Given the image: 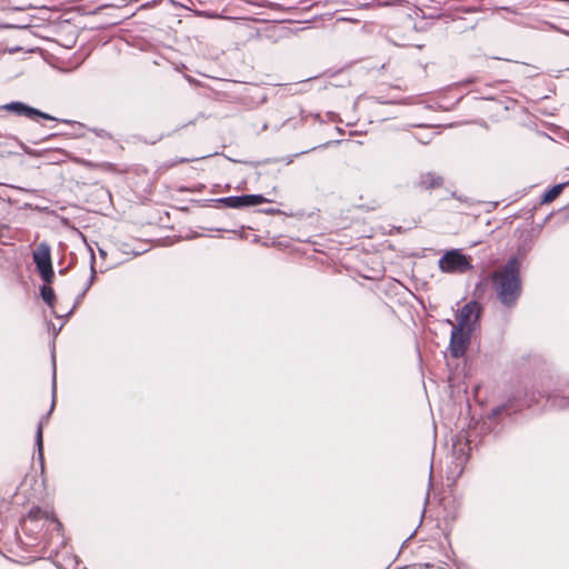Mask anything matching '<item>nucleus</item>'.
I'll list each match as a JSON object with an SVG mask.
<instances>
[{
	"label": "nucleus",
	"mask_w": 569,
	"mask_h": 569,
	"mask_svg": "<svg viewBox=\"0 0 569 569\" xmlns=\"http://www.w3.org/2000/svg\"><path fill=\"white\" fill-rule=\"evenodd\" d=\"M491 281L501 303L507 307L515 305L521 292L517 258L509 259L502 268L497 269Z\"/></svg>",
	"instance_id": "1"
},
{
	"label": "nucleus",
	"mask_w": 569,
	"mask_h": 569,
	"mask_svg": "<svg viewBox=\"0 0 569 569\" xmlns=\"http://www.w3.org/2000/svg\"><path fill=\"white\" fill-rule=\"evenodd\" d=\"M43 528L50 533L49 543L56 538L57 547L64 545L62 525L52 513L36 507L21 521V529L26 533H33Z\"/></svg>",
	"instance_id": "2"
},
{
	"label": "nucleus",
	"mask_w": 569,
	"mask_h": 569,
	"mask_svg": "<svg viewBox=\"0 0 569 569\" xmlns=\"http://www.w3.org/2000/svg\"><path fill=\"white\" fill-rule=\"evenodd\" d=\"M438 266L445 273H466L472 270V259L460 249H451L443 253Z\"/></svg>",
	"instance_id": "3"
},
{
	"label": "nucleus",
	"mask_w": 569,
	"mask_h": 569,
	"mask_svg": "<svg viewBox=\"0 0 569 569\" xmlns=\"http://www.w3.org/2000/svg\"><path fill=\"white\" fill-rule=\"evenodd\" d=\"M482 308L477 301L466 303L457 313L456 322L447 320L451 327H457L461 330L473 332L477 328Z\"/></svg>",
	"instance_id": "4"
},
{
	"label": "nucleus",
	"mask_w": 569,
	"mask_h": 569,
	"mask_svg": "<svg viewBox=\"0 0 569 569\" xmlns=\"http://www.w3.org/2000/svg\"><path fill=\"white\" fill-rule=\"evenodd\" d=\"M32 259L42 280L47 283H52L54 272L52 269L50 247L44 242L39 243L32 253Z\"/></svg>",
	"instance_id": "5"
},
{
	"label": "nucleus",
	"mask_w": 569,
	"mask_h": 569,
	"mask_svg": "<svg viewBox=\"0 0 569 569\" xmlns=\"http://www.w3.org/2000/svg\"><path fill=\"white\" fill-rule=\"evenodd\" d=\"M2 110L12 112L17 116L26 117L31 120H37L38 118L46 120H57L54 117L48 113H44L36 108L29 107L28 104L18 101L2 104Z\"/></svg>",
	"instance_id": "6"
},
{
	"label": "nucleus",
	"mask_w": 569,
	"mask_h": 569,
	"mask_svg": "<svg viewBox=\"0 0 569 569\" xmlns=\"http://www.w3.org/2000/svg\"><path fill=\"white\" fill-rule=\"evenodd\" d=\"M471 332L452 327L450 337V352L452 357L460 358L465 356L470 343Z\"/></svg>",
	"instance_id": "7"
},
{
	"label": "nucleus",
	"mask_w": 569,
	"mask_h": 569,
	"mask_svg": "<svg viewBox=\"0 0 569 569\" xmlns=\"http://www.w3.org/2000/svg\"><path fill=\"white\" fill-rule=\"evenodd\" d=\"M443 183V179L433 173V172H427L422 173L419 178V181L417 182V186L421 189L429 190L441 187Z\"/></svg>",
	"instance_id": "8"
},
{
	"label": "nucleus",
	"mask_w": 569,
	"mask_h": 569,
	"mask_svg": "<svg viewBox=\"0 0 569 569\" xmlns=\"http://www.w3.org/2000/svg\"><path fill=\"white\" fill-rule=\"evenodd\" d=\"M43 425L39 422L36 433V446L38 451V460L40 463L41 471L44 469V457H43V438H42Z\"/></svg>",
	"instance_id": "9"
},
{
	"label": "nucleus",
	"mask_w": 569,
	"mask_h": 569,
	"mask_svg": "<svg viewBox=\"0 0 569 569\" xmlns=\"http://www.w3.org/2000/svg\"><path fill=\"white\" fill-rule=\"evenodd\" d=\"M51 283L44 282V284L40 288V295L42 300L50 307L53 308L56 301V295L50 286Z\"/></svg>",
	"instance_id": "10"
},
{
	"label": "nucleus",
	"mask_w": 569,
	"mask_h": 569,
	"mask_svg": "<svg viewBox=\"0 0 569 569\" xmlns=\"http://www.w3.org/2000/svg\"><path fill=\"white\" fill-rule=\"evenodd\" d=\"M242 200L243 207H253L268 202V200L261 194H244L242 196Z\"/></svg>",
	"instance_id": "11"
},
{
	"label": "nucleus",
	"mask_w": 569,
	"mask_h": 569,
	"mask_svg": "<svg viewBox=\"0 0 569 569\" xmlns=\"http://www.w3.org/2000/svg\"><path fill=\"white\" fill-rule=\"evenodd\" d=\"M551 407L559 408V409H567L569 408V398L568 397H559V396H548L547 400Z\"/></svg>",
	"instance_id": "12"
},
{
	"label": "nucleus",
	"mask_w": 569,
	"mask_h": 569,
	"mask_svg": "<svg viewBox=\"0 0 569 569\" xmlns=\"http://www.w3.org/2000/svg\"><path fill=\"white\" fill-rule=\"evenodd\" d=\"M565 186L566 183H559L553 186L545 193L542 201L546 203L553 201L561 193Z\"/></svg>",
	"instance_id": "13"
},
{
	"label": "nucleus",
	"mask_w": 569,
	"mask_h": 569,
	"mask_svg": "<svg viewBox=\"0 0 569 569\" xmlns=\"http://www.w3.org/2000/svg\"><path fill=\"white\" fill-rule=\"evenodd\" d=\"M229 208H243L242 196H231L219 200Z\"/></svg>",
	"instance_id": "14"
},
{
	"label": "nucleus",
	"mask_w": 569,
	"mask_h": 569,
	"mask_svg": "<svg viewBox=\"0 0 569 569\" xmlns=\"http://www.w3.org/2000/svg\"><path fill=\"white\" fill-rule=\"evenodd\" d=\"M93 280H94V269H93V263H92V264H91V276H90V279H89V281H88V284H87V287H86V289H84V291H83L82 296H83V295L86 293V291L90 288V286L92 284Z\"/></svg>",
	"instance_id": "15"
},
{
	"label": "nucleus",
	"mask_w": 569,
	"mask_h": 569,
	"mask_svg": "<svg viewBox=\"0 0 569 569\" xmlns=\"http://www.w3.org/2000/svg\"><path fill=\"white\" fill-rule=\"evenodd\" d=\"M52 385H53V390L56 389V371H53V381H52Z\"/></svg>",
	"instance_id": "16"
}]
</instances>
